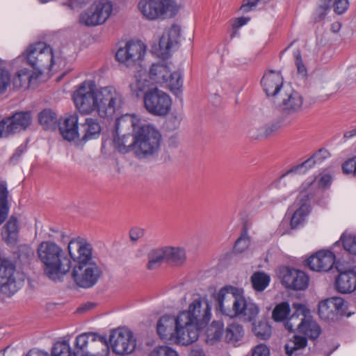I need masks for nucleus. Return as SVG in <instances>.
Masks as SVG:
<instances>
[{
	"instance_id": "f257e3e1",
	"label": "nucleus",
	"mask_w": 356,
	"mask_h": 356,
	"mask_svg": "<svg viewBox=\"0 0 356 356\" xmlns=\"http://www.w3.org/2000/svg\"><path fill=\"white\" fill-rule=\"evenodd\" d=\"M75 107L80 113L97 112L101 118L113 115L124 103L122 95L113 86L97 88L93 80H86L77 86L72 95Z\"/></svg>"
},
{
	"instance_id": "f03ea898",
	"label": "nucleus",
	"mask_w": 356,
	"mask_h": 356,
	"mask_svg": "<svg viewBox=\"0 0 356 356\" xmlns=\"http://www.w3.org/2000/svg\"><path fill=\"white\" fill-rule=\"evenodd\" d=\"M130 128L135 132L134 151L138 157L145 158L157 153L161 136L154 127L142 124L140 120L134 115L127 114L117 119L115 129L118 134Z\"/></svg>"
},
{
	"instance_id": "7ed1b4c3",
	"label": "nucleus",
	"mask_w": 356,
	"mask_h": 356,
	"mask_svg": "<svg viewBox=\"0 0 356 356\" xmlns=\"http://www.w3.org/2000/svg\"><path fill=\"white\" fill-rule=\"evenodd\" d=\"M243 289L227 285L215 296L217 309L229 317H238L243 321L251 322L257 316L259 309L250 300L243 296Z\"/></svg>"
},
{
	"instance_id": "20e7f679",
	"label": "nucleus",
	"mask_w": 356,
	"mask_h": 356,
	"mask_svg": "<svg viewBox=\"0 0 356 356\" xmlns=\"http://www.w3.org/2000/svg\"><path fill=\"white\" fill-rule=\"evenodd\" d=\"M37 254L42 264L44 275L54 282L60 281L70 270V259L63 248L54 242L40 243Z\"/></svg>"
},
{
	"instance_id": "39448f33",
	"label": "nucleus",
	"mask_w": 356,
	"mask_h": 356,
	"mask_svg": "<svg viewBox=\"0 0 356 356\" xmlns=\"http://www.w3.org/2000/svg\"><path fill=\"white\" fill-rule=\"evenodd\" d=\"M29 65L39 74L50 71L57 62L52 48L45 42H39L30 44L23 53Z\"/></svg>"
},
{
	"instance_id": "423d86ee",
	"label": "nucleus",
	"mask_w": 356,
	"mask_h": 356,
	"mask_svg": "<svg viewBox=\"0 0 356 356\" xmlns=\"http://www.w3.org/2000/svg\"><path fill=\"white\" fill-rule=\"evenodd\" d=\"M108 356L109 348L107 339L95 332H85L75 339L73 356L97 355Z\"/></svg>"
},
{
	"instance_id": "0eeeda50",
	"label": "nucleus",
	"mask_w": 356,
	"mask_h": 356,
	"mask_svg": "<svg viewBox=\"0 0 356 356\" xmlns=\"http://www.w3.org/2000/svg\"><path fill=\"white\" fill-rule=\"evenodd\" d=\"M316 188L315 179H307L300 187V193L293 204L289 208L293 212L290 225L292 229L301 225L310 211L309 200L313 196V189Z\"/></svg>"
},
{
	"instance_id": "6e6552de",
	"label": "nucleus",
	"mask_w": 356,
	"mask_h": 356,
	"mask_svg": "<svg viewBox=\"0 0 356 356\" xmlns=\"http://www.w3.org/2000/svg\"><path fill=\"white\" fill-rule=\"evenodd\" d=\"M138 8L146 19L156 20L174 17L179 6L175 0H140Z\"/></svg>"
},
{
	"instance_id": "1a4fd4ad",
	"label": "nucleus",
	"mask_w": 356,
	"mask_h": 356,
	"mask_svg": "<svg viewBox=\"0 0 356 356\" xmlns=\"http://www.w3.org/2000/svg\"><path fill=\"white\" fill-rule=\"evenodd\" d=\"M211 316V306L208 301L197 298L190 304L188 311L178 314V323L188 324L189 327L195 325L201 330L209 323Z\"/></svg>"
},
{
	"instance_id": "9d476101",
	"label": "nucleus",
	"mask_w": 356,
	"mask_h": 356,
	"mask_svg": "<svg viewBox=\"0 0 356 356\" xmlns=\"http://www.w3.org/2000/svg\"><path fill=\"white\" fill-rule=\"evenodd\" d=\"M143 100L146 110L154 115H166L171 109L170 97L158 88L148 90L144 95Z\"/></svg>"
},
{
	"instance_id": "9b49d317",
	"label": "nucleus",
	"mask_w": 356,
	"mask_h": 356,
	"mask_svg": "<svg viewBox=\"0 0 356 356\" xmlns=\"http://www.w3.org/2000/svg\"><path fill=\"white\" fill-rule=\"evenodd\" d=\"M15 264L10 259L0 256V293L6 296L15 294L21 287L16 279Z\"/></svg>"
},
{
	"instance_id": "f8f14e48",
	"label": "nucleus",
	"mask_w": 356,
	"mask_h": 356,
	"mask_svg": "<svg viewBox=\"0 0 356 356\" xmlns=\"http://www.w3.org/2000/svg\"><path fill=\"white\" fill-rule=\"evenodd\" d=\"M178 316L174 317L169 315L161 316L156 325V331L162 339H171L175 341L177 343H188L190 337H184L181 332V326L184 323H178Z\"/></svg>"
},
{
	"instance_id": "ddd939ff",
	"label": "nucleus",
	"mask_w": 356,
	"mask_h": 356,
	"mask_svg": "<svg viewBox=\"0 0 356 356\" xmlns=\"http://www.w3.org/2000/svg\"><path fill=\"white\" fill-rule=\"evenodd\" d=\"M112 10L113 6L110 1H95L86 11L81 14L80 22L86 26L102 24L110 17Z\"/></svg>"
},
{
	"instance_id": "4468645a",
	"label": "nucleus",
	"mask_w": 356,
	"mask_h": 356,
	"mask_svg": "<svg viewBox=\"0 0 356 356\" xmlns=\"http://www.w3.org/2000/svg\"><path fill=\"white\" fill-rule=\"evenodd\" d=\"M101 275L102 270L96 263L75 265L72 272L75 284L83 289L91 288L95 285Z\"/></svg>"
},
{
	"instance_id": "2eb2a0df",
	"label": "nucleus",
	"mask_w": 356,
	"mask_h": 356,
	"mask_svg": "<svg viewBox=\"0 0 356 356\" xmlns=\"http://www.w3.org/2000/svg\"><path fill=\"white\" fill-rule=\"evenodd\" d=\"M109 342L113 351L120 355H129L134 352L136 340L131 331L118 328L111 332Z\"/></svg>"
},
{
	"instance_id": "dca6fc26",
	"label": "nucleus",
	"mask_w": 356,
	"mask_h": 356,
	"mask_svg": "<svg viewBox=\"0 0 356 356\" xmlns=\"http://www.w3.org/2000/svg\"><path fill=\"white\" fill-rule=\"evenodd\" d=\"M146 52V46L140 41L127 42L115 54L116 60L129 67L141 60Z\"/></svg>"
},
{
	"instance_id": "f3484780",
	"label": "nucleus",
	"mask_w": 356,
	"mask_h": 356,
	"mask_svg": "<svg viewBox=\"0 0 356 356\" xmlns=\"http://www.w3.org/2000/svg\"><path fill=\"white\" fill-rule=\"evenodd\" d=\"M279 276L283 286L293 290H304L309 284V277L303 271L283 266L280 269Z\"/></svg>"
},
{
	"instance_id": "a211bd4d",
	"label": "nucleus",
	"mask_w": 356,
	"mask_h": 356,
	"mask_svg": "<svg viewBox=\"0 0 356 356\" xmlns=\"http://www.w3.org/2000/svg\"><path fill=\"white\" fill-rule=\"evenodd\" d=\"M68 252L76 265L94 263L92 260V247L85 239H72L68 244Z\"/></svg>"
},
{
	"instance_id": "6ab92c4d",
	"label": "nucleus",
	"mask_w": 356,
	"mask_h": 356,
	"mask_svg": "<svg viewBox=\"0 0 356 356\" xmlns=\"http://www.w3.org/2000/svg\"><path fill=\"white\" fill-rule=\"evenodd\" d=\"M348 6V0H319L312 19L314 23L319 22L325 19L331 7L335 13L341 15L346 11Z\"/></svg>"
},
{
	"instance_id": "aec40b11",
	"label": "nucleus",
	"mask_w": 356,
	"mask_h": 356,
	"mask_svg": "<svg viewBox=\"0 0 356 356\" xmlns=\"http://www.w3.org/2000/svg\"><path fill=\"white\" fill-rule=\"evenodd\" d=\"M335 255L330 250L318 251L305 261L309 269L316 272H327L334 265L336 266Z\"/></svg>"
},
{
	"instance_id": "412c9836",
	"label": "nucleus",
	"mask_w": 356,
	"mask_h": 356,
	"mask_svg": "<svg viewBox=\"0 0 356 356\" xmlns=\"http://www.w3.org/2000/svg\"><path fill=\"white\" fill-rule=\"evenodd\" d=\"M344 300L341 297H332L318 305V314L325 321L334 320L339 314H345Z\"/></svg>"
},
{
	"instance_id": "4be33fe9",
	"label": "nucleus",
	"mask_w": 356,
	"mask_h": 356,
	"mask_svg": "<svg viewBox=\"0 0 356 356\" xmlns=\"http://www.w3.org/2000/svg\"><path fill=\"white\" fill-rule=\"evenodd\" d=\"M261 83L267 96L273 97H280L281 94L284 92L283 88L286 86L284 85L281 73L273 70L264 75Z\"/></svg>"
},
{
	"instance_id": "5701e85b",
	"label": "nucleus",
	"mask_w": 356,
	"mask_h": 356,
	"mask_svg": "<svg viewBox=\"0 0 356 356\" xmlns=\"http://www.w3.org/2000/svg\"><path fill=\"white\" fill-rule=\"evenodd\" d=\"M284 89V92L281 94V106L285 112L289 114L296 113L300 111L303 99L300 93L293 90L289 86L286 85Z\"/></svg>"
},
{
	"instance_id": "b1692460",
	"label": "nucleus",
	"mask_w": 356,
	"mask_h": 356,
	"mask_svg": "<svg viewBox=\"0 0 356 356\" xmlns=\"http://www.w3.org/2000/svg\"><path fill=\"white\" fill-rule=\"evenodd\" d=\"M339 273L335 280V288L341 293H350L356 289V273L352 270H344L340 263L336 264Z\"/></svg>"
},
{
	"instance_id": "393cba45",
	"label": "nucleus",
	"mask_w": 356,
	"mask_h": 356,
	"mask_svg": "<svg viewBox=\"0 0 356 356\" xmlns=\"http://www.w3.org/2000/svg\"><path fill=\"white\" fill-rule=\"evenodd\" d=\"M181 29L177 25L172 26L166 32L163 33L159 42V51L160 56L168 58L171 49L177 44L180 37Z\"/></svg>"
},
{
	"instance_id": "a878e982",
	"label": "nucleus",
	"mask_w": 356,
	"mask_h": 356,
	"mask_svg": "<svg viewBox=\"0 0 356 356\" xmlns=\"http://www.w3.org/2000/svg\"><path fill=\"white\" fill-rule=\"evenodd\" d=\"M329 155L330 154L327 150L325 149H320L305 161L291 168L284 174H283L282 177H285L290 174H305L316 164L322 163L329 156Z\"/></svg>"
},
{
	"instance_id": "bb28decb",
	"label": "nucleus",
	"mask_w": 356,
	"mask_h": 356,
	"mask_svg": "<svg viewBox=\"0 0 356 356\" xmlns=\"http://www.w3.org/2000/svg\"><path fill=\"white\" fill-rule=\"evenodd\" d=\"M63 137L69 141L74 140L80 136V125L77 113L67 115L64 118L63 122L59 126Z\"/></svg>"
},
{
	"instance_id": "cd10ccee",
	"label": "nucleus",
	"mask_w": 356,
	"mask_h": 356,
	"mask_svg": "<svg viewBox=\"0 0 356 356\" xmlns=\"http://www.w3.org/2000/svg\"><path fill=\"white\" fill-rule=\"evenodd\" d=\"M101 126L95 119L88 118L80 124V136L81 140L87 141L99 137Z\"/></svg>"
},
{
	"instance_id": "c85d7f7f",
	"label": "nucleus",
	"mask_w": 356,
	"mask_h": 356,
	"mask_svg": "<svg viewBox=\"0 0 356 356\" xmlns=\"http://www.w3.org/2000/svg\"><path fill=\"white\" fill-rule=\"evenodd\" d=\"M166 263L175 266H182L186 260V251L180 247L164 246Z\"/></svg>"
},
{
	"instance_id": "c756f323",
	"label": "nucleus",
	"mask_w": 356,
	"mask_h": 356,
	"mask_svg": "<svg viewBox=\"0 0 356 356\" xmlns=\"http://www.w3.org/2000/svg\"><path fill=\"white\" fill-rule=\"evenodd\" d=\"M147 269L153 270L159 268L163 263H166L164 246L151 250L147 254Z\"/></svg>"
},
{
	"instance_id": "7c9ffc66",
	"label": "nucleus",
	"mask_w": 356,
	"mask_h": 356,
	"mask_svg": "<svg viewBox=\"0 0 356 356\" xmlns=\"http://www.w3.org/2000/svg\"><path fill=\"white\" fill-rule=\"evenodd\" d=\"M10 121V129L14 133L24 130L31 122V117L28 112L16 113L10 117H8Z\"/></svg>"
},
{
	"instance_id": "2f4dec72",
	"label": "nucleus",
	"mask_w": 356,
	"mask_h": 356,
	"mask_svg": "<svg viewBox=\"0 0 356 356\" xmlns=\"http://www.w3.org/2000/svg\"><path fill=\"white\" fill-rule=\"evenodd\" d=\"M243 327L237 323H232L227 325L225 330V339L228 343L236 346L244 337Z\"/></svg>"
},
{
	"instance_id": "473e14b6",
	"label": "nucleus",
	"mask_w": 356,
	"mask_h": 356,
	"mask_svg": "<svg viewBox=\"0 0 356 356\" xmlns=\"http://www.w3.org/2000/svg\"><path fill=\"white\" fill-rule=\"evenodd\" d=\"M171 70L165 63L153 64L149 70V78L156 83L163 85L170 76Z\"/></svg>"
},
{
	"instance_id": "72a5a7b5",
	"label": "nucleus",
	"mask_w": 356,
	"mask_h": 356,
	"mask_svg": "<svg viewBox=\"0 0 356 356\" xmlns=\"http://www.w3.org/2000/svg\"><path fill=\"white\" fill-rule=\"evenodd\" d=\"M295 307H296L297 311L293 314H292L290 317L286 318V322L284 323V327L286 330H287L290 332H294L296 330L300 331L302 329V327L305 323V316L300 318L299 310L302 308V305L300 304H295Z\"/></svg>"
},
{
	"instance_id": "f704fd0d",
	"label": "nucleus",
	"mask_w": 356,
	"mask_h": 356,
	"mask_svg": "<svg viewBox=\"0 0 356 356\" xmlns=\"http://www.w3.org/2000/svg\"><path fill=\"white\" fill-rule=\"evenodd\" d=\"M176 95L180 94L183 87V76L179 71L171 72L163 84Z\"/></svg>"
},
{
	"instance_id": "c9c22d12",
	"label": "nucleus",
	"mask_w": 356,
	"mask_h": 356,
	"mask_svg": "<svg viewBox=\"0 0 356 356\" xmlns=\"http://www.w3.org/2000/svg\"><path fill=\"white\" fill-rule=\"evenodd\" d=\"M114 144L116 149L121 153H127L131 149L134 150V147H135V133L133 136L129 134H124L121 137L115 136Z\"/></svg>"
},
{
	"instance_id": "e433bc0d",
	"label": "nucleus",
	"mask_w": 356,
	"mask_h": 356,
	"mask_svg": "<svg viewBox=\"0 0 356 356\" xmlns=\"http://www.w3.org/2000/svg\"><path fill=\"white\" fill-rule=\"evenodd\" d=\"M3 236L7 243H13L16 241L18 226L17 219L14 216H11L6 225L3 226Z\"/></svg>"
},
{
	"instance_id": "4c0bfd02",
	"label": "nucleus",
	"mask_w": 356,
	"mask_h": 356,
	"mask_svg": "<svg viewBox=\"0 0 356 356\" xmlns=\"http://www.w3.org/2000/svg\"><path fill=\"white\" fill-rule=\"evenodd\" d=\"M307 341L306 337L295 336L293 340L289 343L286 344L285 350L288 356L298 355L300 351L307 346Z\"/></svg>"
},
{
	"instance_id": "58836bf2",
	"label": "nucleus",
	"mask_w": 356,
	"mask_h": 356,
	"mask_svg": "<svg viewBox=\"0 0 356 356\" xmlns=\"http://www.w3.org/2000/svg\"><path fill=\"white\" fill-rule=\"evenodd\" d=\"M39 122L44 129H54L57 124V115L50 109H44L39 114Z\"/></svg>"
},
{
	"instance_id": "ea45409f",
	"label": "nucleus",
	"mask_w": 356,
	"mask_h": 356,
	"mask_svg": "<svg viewBox=\"0 0 356 356\" xmlns=\"http://www.w3.org/2000/svg\"><path fill=\"white\" fill-rule=\"evenodd\" d=\"M321 332L320 326L314 321L307 318L305 323L300 330L299 333L304 334L305 337H308L311 339H316L318 338Z\"/></svg>"
},
{
	"instance_id": "a19ab883",
	"label": "nucleus",
	"mask_w": 356,
	"mask_h": 356,
	"mask_svg": "<svg viewBox=\"0 0 356 356\" xmlns=\"http://www.w3.org/2000/svg\"><path fill=\"white\" fill-rule=\"evenodd\" d=\"M8 196L6 186L0 184V225L6 220L9 213Z\"/></svg>"
},
{
	"instance_id": "79ce46f5",
	"label": "nucleus",
	"mask_w": 356,
	"mask_h": 356,
	"mask_svg": "<svg viewBox=\"0 0 356 356\" xmlns=\"http://www.w3.org/2000/svg\"><path fill=\"white\" fill-rule=\"evenodd\" d=\"M291 309L287 302L277 304L273 310L272 318L276 322H282L286 320Z\"/></svg>"
},
{
	"instance_id": "37998d69",
	"label": "nucleus",
	"mask_w": 356,
	"mask_h": 356,
	"mask_svg": "<svg viewBox=\"0 0 356 356\" xmlns=\"http://www.w3.org/2000/svg\"><path fill=\"white\" fill-rule=\"evenodd\" d=\"M130 89L136 97H140L148 87V81L143 78L140 74L136 75L132 78L129 84Z\"/></svg>"
},
{
	"instance_id": "c03bdc74",
	"label": "nucleus",
	"mask_w": 356,
	"mask_h": 356,
	"mask_svg": "<svg viewBox=\"0 0 356 356\" xmlns=\"http://www.w3.org/2000/svg\"><path fill=\"white\" fill-rule=\"evenodd\" d=\"M11 83V74L6 62L0 58V94L4 93Z\"/></svg>"
},
{
	"instance_id": "a18cd8bd",
	"label": "nucleus",
	"mask_w": 356,
	"mask_h": 356,
	"mask_svg": "<svg viewBox=\"0 0 356 356\" xmlns=\"http://www.w3.org/2000/svg\"><path fill=\"white\" fill-rule=\"evenodd\" d=\"M251 282L254 290L262 291L268 286L270 277L264 273H255L251 277Z\"/></svg>"
},
{
	"instance_id": "49530a36",
	"label": "nucleus",
	"mask_w": 356,
	"mask_h": 356,
	"mask_svg": "<svg viewBox=\"0 0 356 356\" xmlns=\"http://www.w3.org/2000/svg\"><path fill=\"white\" fill-rule=\"evenodd\" d=\"M73 352L67 341H58L51 348V356H72Z\"/></svg>"
},
{
	"instance_id": "de8ad7c7",
	"label": "nucleus",
	"mask_w": 356,
	"mask_h": 356,
	"mask_svg": "<svg viewBox=\"0 0 356 356\" xmlns=\"http://www.w3.org/2000/svg\"><path fill=\"white\" fill-rule=\"evenodd\" d=\"M181 330H182L181 332L184 334L182 336L184 337L185 338L190 337V340H189V341H188V343H179L180 345L188 346L197 340L198 337H199L200 329L196 327L195 325H193V326H191V327H189L188 324L187 325L184 324V325H182Z\"/></svg>"
},
{
	"instance_id": "09e8293b",
	"label": "nucleus",
	"mask_w": 356,
	"mask_h": 356,
	"mask_svg": "<svg viewBox=\"0 0 356 356\" xmlns=\"http://www.w3.org/2000/svg\"><path fill=\"white\" fill-rule=\"evenodd\" d=\"M31 75L28 69H22L19 70L13 79V86L16 88H19L26 83L30 82Z\"/></svg>"
},
{
	"instance_id": "8fccbe9b",
	"label": "nucleus",
	"mask_w": 356,
	"mask_h": 356,
	"mask_svg": "<svg viewBox=\"0 0 356 356\" xmlns=\"http://www.w3.org/2000/svg\"><path fill=\"white\" fill-rule=\"evenodd\" d=\"M253 332L258 338L266 340L271 335V327L267 322H259L254 327Z\"/></svg>"
},
{
	"instance_id": "3c124183",
	"label": "nucleus",
	"mask_w": 356,
	"mask_h": 356,
	"mask_svg": "<svg viewBox=\"0 0 356 356\" xmlns=\"http://www.w3.org/2000/svg\"><path fill=\"white\" fill-rule=\"evenodd\" d=\"M250 244V238L248 235L247 231L245 230L236 241L234 246V250L237 253H242L248 249Z\"/></svg>"
},
{
	"instance_id": "603ef678",
	"label": "nucleus",
	"mask_w": 356,
	"mask_h": 356,
	"mask_svg": "<svg viewBox=\"0 0 356 356\" xmlns=\"http://www.w3.org/2000/svg\"><path fill=\"white\" fill-rule=\"evenodd\" d=\"M340 240L346 251L350 254H356V235L343 234Z\"/></svg>"
},
{
	"instance_id": "864d4df0",
	"label": "nucleus",
	"mask_w": 356,
	"mask_h": 356,
	"mask_svg": "<svg viewBox=\"0 0 356 356\" xmlns=\"http://www.w3.org/2000/svg\"><path fill=\"white\" fill-rule=\"evenodd\" d=\"M223 324L220 321H213L212 322L211 326L209 327L207 335L211 339V340H219L222 337V328Z\"/></svg>"
},
{
	"instance_id": "5fc2aeb1",
	"label": "nucleus",
	"mask_w": 356,
	"mask_h": 356,
	"mask_svg": "<svg viewBox=\"0 0 356 356\" xmlns=\"http://www.w3.org/2000/svg\"><path fill=\"white\" fill-rule=\"evenodd\" d=\"M149 356H178V354L172 348L161 346L154 348L149 353Z\"/></svg>"
},
{
	"instance_id": "6e6d98bb",
	"label": "nucleus",
	"mask_w": 356,
	"mask_h": 356,
	"mask_svg": "<svg viewBox=\"0 0 356 356\" xmlns=\"http://www.w3.org/2000/svg\"><path fill=\"white\" fill-rule=\"evenodd\" d=\"M342 169L345 174L356 177V156L345 161L342 165Z\"/></svg>"
},
{
	"instance_id": "4d7b16f0",
	"label": "nucleus",
	"mask_w": 356,
	"mask_h": 356,
	"mask_svg": "<svg viewBox=\"0 0 356 356\" xmlns=\"http://www.w3.org/2000/svg\"><path fill=\"white\" fill-rule=\"evenodd\" d=\"M294 57H295V63L297 67L298 74L300 75H301L302 77L306 76H307V68L302 62L300 51H296L294 53Z\"/></svg>"
},
{
	"instance_id": "13d9d810",
	"label": "nucleus",
	"mask_w": 356,
	"mask_h": 356,
	"mask_svg": "<svg viewBox=\"0 0 356 356\" xmlns=\"http://www.w3.org/2000/svg\"><path fill=\"white\" fill-rule=\"evenodd\" d=\"M10 126V121L8 118H5L0 121V137H8L10 134H14L13 130H11Z\"/></svg>"
},
{
	"instance_id": "bf43d9fd",
	"label": "nucleus",
	"mask_w": 356,
	"mask_h": 356,
	"mask_svg": "<svg viewBox=\"0 0 356 356\" xmlns=\"http://www.w3.org/2000/svg\"><path fill=\"white\" fill-rule=\"evenodd\" d=\"M270 350L264 344H259L252 349V356H269Z\"/></svg>"
},
{
	"instance_id": "052dcab7",
	"label": "nucleus",
	"mask_w": 356,
	"mask_h": 356,
	"mask_svg": "<svg viewBox=\"0 0 356 356\" xmlns=\"http://www.w3.org/2000/svg\"><path fill=\"white\" fill-rule=\"evenodd\" d=\"M259 1L260 0H243L240 10L243 13H248L257 5Z\"/></svg>"
},
{
	"instance_id": "680f3d73",
	"label": "nucleus",
	"mask_w": 356,
	"mask_h": 356,
	"mask_svg": "<svg viewBox=\"0 0 356 356\" xmlns=\"http://www.w3.org/2000/svg\"><path fill=\"white\" fill-rule=\"evenodd\" d=\"M144 234V230L139 227H134L129 232V236L132 241H136Z\"/></svg>"
},
{
	"instance_id": "e2e57ef3",
	"label": "nucleus",
	"mask_w": 356,
	"mask_h": 356,
	"mask_svg": "<svg viewBox=\"0 0 356 356\" xmlns=\"http://www.w3.org/2000/svg\"><path fill=\"white\" fill-rule=\"evenodd\" d=\"M181 123V118L177 115L171 116L168 120V126L171 129H177Z\"/></svg>"
},
{
	"instance_id": "0e129e2a",
	"label": "nucleus",
	"mask_w": 356,
	"mask_h": 356,
	"mask_svg": "<svg viewBox=\"0 0 356 356\" xmlns=\"http://www.w3.org/2000/svg\"><path fill=\"white\" fill-rule=\"evenodd\" d=\"M332 182V177L330 175H323L318 181V186L321 188H325L329 186Z\"/></svg>"
},
{
	"instance_id": "69168bd1",
	"label": "nucleus",
	"mask_w": 356,
	"mask_h": 356,
	"mask_svg": "<svg viewBox=\"0 0 356 356\" xmlns=\"http://www.w3.org/2000/svg\"><path fill=\"white\" fill-rule=\"evenodd\" d=\"M24 148L22 146H19V147H17L10 159L11 161L13 162L17 161L21 156V155L24 153Z\"/></svg>"
},
{
	"instance_id": "338daca9",
	"label": "nucleus",
	"mask_w": 356,
	"mask_h": 356,
	"mask_svg": "<svg viewBox=\"0 0 356 356\" xmlns=\"http://www.w3.org/2000/svg\"><path fill=\"white\" fill-rule=\"evenodd\" d=\"M249 19L246 17H238L236 19L235 23L234 24V27H241L248 22Z\"/></svg>"
},
{
	"instance_id": "774afa93",
	"label": "nucleus",
	"mask_w": 356,
	"mask_h": 356,
	"mask_svg": "<svg viewBox=\"0 0 356 356\" xmlns=\"http://www.w3.org/2000/svg\"><path fill=\"white\" fill-rule=\"evenodd\" d=\"M67 5L72 8H74L75 7L81 6L83 3L84 0H67Z\"/></svg>"
}]
</instances>
